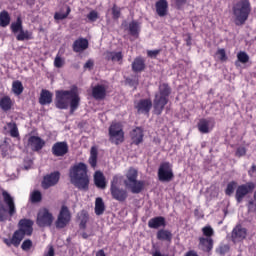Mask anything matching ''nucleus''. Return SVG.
<instances>
[{
  "label": "nucleus",
  "instance_id": "1",
  "mask_svg": "<svg viewBox=\"0 0 256 256\" xmlns=\"http://www.w3.org/2000/svg\"><path fill=\"white\" fill-rule=\"evenodd\" d=\"M55 95V107L57 109H69V105L70 113H75L79 109L81 97H79L76 86L70 90H56Z\"/></svg>",
  "mask_w": 256,
  "mask_h": 256
},
{
  "label": "nucleus",
  "instance_id": "2",
  "mask_svg": "<svg viewBox=\"0 0 256 256\" xmlns=\"http://www.w3.org/2000/svg\"><path fill=\"white\" fill-rule=\"evenodd\" d=\"M70 183L79 191H89V175L87 174V164L79 162L69 169Z\"/></svg>",
  "mask_w": 256,
  "mask_h": 256
},
{
  "label": "nucleus",
  "instance_id": "3",
  "mask_svg": "<svg viewBox=\"0 0 256 256\" xmlns=\"http://www.w3.org/2000/svg\"><path fill=\"white\" fill-rule=\"evenodd\" d=\"M33 225V220L26 218L21 219L18 223L19 229L13 233L12 239H4V243L8 247H11V245H14V247H19V245H21V241L25 239V235L28 237L33 235Z\"/></svg>",
  "mask_w": 256,
  "mask_h": 256
},
{
  "label": "nucleus",
  "instance_id": "4",
  "mask_svg": "<svg viewBox=\"0 0 256 256\" xmlns=\"http://www.w3.org/2000/svg\"><path fill=\"white\" fill-rule=\"evenodd\" d=\"M169 95H171V87L169 84L162 83L158 87V92L155 94L153 105L155 115H161L165 105L169 103Z\"/></svg>",
  "mask_w": 256,
  "mask_h": 256
},
{
  "label": "nucleus",
  "instance_id": "5",
  "mask_svg": "<svg viewBox=\"0 0 256 256\" xmlns=\"http://www.w3.org/2000/svg\"><path fill=\"white\" fill-rule=\"evenodd\" d=\"M2 199L5 204L0 201V221L3 223L8 219L11 220L9 217H13L17 213V207L15 206V198L7 190H2Z\"/></svg>",
  "mask_w": 256,
  "mask_h": 256
},
{
  "label": "nucleus",
  "instance_id": "6",
  "mask_svg": "<svg viewBox=\"0 0 256 256\" xmlns=\"http://www.w3.org/2000/svg\"><path fill=\"white\" fill-rule=\"evenodd\" d=\"M251 13V3L249 0H241L233 6V15L235 17V25H245V21L249 19Z\"/></svg>",
  "mask_w": 256,
  "mask_h": 256
},
{
  "label": "nucleus",
  "instance_id": "7",
  "mask_svg": "<svg viewBox=\"0 0 256 256\" xmlns=\"http://www.w3.org/2000/svg\"><path fill=\"white\" fill-rule=\"evenodd\" d=\"M139 173L136 169L130 168L126 174V180H124V185L127 189H130L131 193L137 195L145 189V181L137 180Z\"/></svg>",
  "mask_w": 256,
  "mask_h": 256
},
{
  "label": "nucleus",
  "instance_id": "8",
  "mask_svg": "<svg viewBox=\"0 0 256 256\" xmlns=\"http://www.w3.org/2000/svg\"><path fill=\"white\" fill-rule=\"evenodd\" d=\"M110 193L112 199L119 201V203H124V201H127V198L129 197L127 189L119 186V176H113L110 182Z\"/></svg>",
  "mask_w": 256,
  "mask_h": 256
},
{
  "label": "nucleus",
  "instance_id": "9",
  "mask_svg": "<svg viewBox=\"0 0 256 256\" xmlns=\"http://www.w3.org/2000/svg\"><path fill=\"white\" fill-rule=\"evenodd\" d=\"M175 174L173 173V165L169 162H163L158 168V179L162 183L173 181Z\"/></svg>",
  "mask_w": 256,
  "mask_h": 256
},
{
  "label": "nucleus",
  "instance_id": "10",
  "mask_svg": "<svg viewBox=\"0 0 256 256\" xmlns=\"http://www.w3.org/2000/svg\"><path fill=\"white\" fill-rule=\"evenodd\" d=\"M53 213L47 208H42L38 211L36 223L38 227H51L53 225Z\"/></svg>",
  "mask_w": 256,
  "mask_h": 256
},
{
  "label": "nucleus",
  "instance_id": "11",
  "mask_svg": "<svg viewBox=\"0 0 256 256\" xmlns=\"http://www.w3.org/2000/svg\"><path fill=\"white\" fill-rule=\"evenodd\" d=\"M255 191V183L247 182L245 184H241L236 188L235 199L237 203H243V199L249 195V193H253Z\"/></svg>",
  "mask_w": 256,
  "mask_h": 256
},
{
  "label": "nucleus",
  "instance_id": "12",
  "mask_svg": "<svg viewBox=\"0 0 256 256\" xmlns=\"http://www.w3.org/2000/svg\"><path fill=\"white\" fill-rule=\"evenodd\" d=\"M68 223H71V211H69V207L63 205L55 221V227L56 229H65Z\"/></svg>",
  "mask_w": 256,
  "mask_h": 256
},
{
  "label": "nucleus",
  "instance_id": "13",
  "mask_svg": "<svg viewBox=\"0 0 256 256\" xmlns=\"http://www.w3.org/2000/svg\"><path fill=\"white\" fill-rule=\"evenodd\" d=\"M109 135L111 143H114L115 145L123 143L125 138L123 128H121V124L119 123H114L109 127Z\"/></svg>",
  "mask_w": 256,
  "mask_h": 256
},
{
  "label": "nucleus",
  "instance_id": "14",
  "mask_svg": "<svg viewBox=\"0 0 256 256\" xmlns=\"http://www.w3.org/2000/svg\"><path fill=\"white\" fill-rule=\"evenodd\" d=\"M59 179H61V173L59 171L51 172L43 177L42 180V188L49 189L51 187H55L57 183H59Z\"/></svg>",
  "mask_w": 256,
  "mask_h": 256
},
{
  "label": "nucleus",
  "instance_id": "15",
  "mask_svg": "<svg viewBox=\"0 0 256 256\" xmlns=\"http://www.w3.org/2000/svg\"><path fill=\"white\" fill-rule=\"evenodd\" d=\"M69 153V144L67 142H56L52 146V154L54 157H65Z\"/></svg>",
  "mask_w": 256,
  "mask_h": 256
},
{
  "label": "nucleus",
  "instance_id": "16",
  "mask_svg": "<svg viewBox=\"0 0 256 256\" xmlns=\"http://www.w3.org/2000/svg\"><path fill=\"white\" fill-rule=\"evenodd\" d=\"M134 107L139 115H149V111L153 107V102L150 99H141Z\"/></svg>",
  "mask_w": 256,
  "mask_h": 256
},
{
  "label": "nucleus",
  "instance_id": "17",
  "mask_svg": "<svg viewBox=\"0 0 256 256\" xmlns=\"http://www.w3.org/2000/svg\"><path fill=\"white\" fill-rule=\"evenodd\" d=\"M27 145L32 151H41L45 147V140L39 136H30Z\"/></svg>",
  "mask_w": 256,
  "mask_h": 256
},
{
  "label": "nucleus",
  "instance_id": "18",
  "mask_svg": "<svg viewBox=\"0 0 256 256\" xmlns=\"http://www.w3.org/2000/svg\"><path fill=\"white\" fill-rule=\"evenodd\" d=\"M245 237H247V229L237 225L232 231V240L236 243V241H243Z\"/></svg>",
  "mask_w": 256,
  "mask_h": 256
},
{
  "label": "nucleus",
  "instance_id": "19",
  "mask_svg": "<svg viewBox=\"0 0 256 256\" xmlns=\"http://www.w3.org/2000/svg\"><path fill=\"white\" fill-rule=\"evenodd\" d=\"M89 48V41L85 38H79L74 41L72 49L74 53H83L86 49Z\"/></svg>",
  "mask_w": 256,
  "mask_h": 256
},
{
  "label": "nucleus",
  "instance_id": "20",
  "mask_svg": "<svg viewBox=\"0 0 256 256\" xmlns=\"http://www.w3.org/2000/svg\"><path fill=\"white\" fill-rule=\"evenodd\" d=\"M150 229H160V227H167V221L163 216H157L148 221Z\"/></svg>",
  "mask_w": 256,
  "mask_h": 256
},
{
  "label": "nucleus",
  "instance_id": "21",
  "mask_svg": "<svg viewBox=\"0 0 256 256\" xmlns=\"http://www.w3.org/2000/svg\"><path fill=\"white\" fill-rule=\"evenodd\" d=\"M40 105H51L53 103V93L49 90L42 89L39 98Z\"/></svg>",
  "mask_w": 256,
  "mask_h": 256
},
{
  "label": "nucleus",
  "instance_id": "22",
  "mask_svg": "<svg viewBox=\"0 0 256 256\" xmlns=\"http://www.w3.org/2000/svg\"><path fill=\"white\" fill-rule=\"evenodd\" d=\"M105 59L113 63H121L123 61V52L107 51L105 53Z\"/></svg>",
  "mask_w": 256,
  "mask_h": 256
},
{
  "label": "nucleus",
  "instance_id": "23",
  "mask_svg": "<svg viewBox=\"0 0 256 256\" xmlns=\"http://www.w3.org/2000/svg\"><path fill=\"white\" fill-rule=\"evenodd\" d=\"M199 245L202 251L205 253H211L213 251V239L212 238H199Z\"/></svg>",
  "mask_w": 256,
  "mask_h": 256
},
{
  "label": "nucleus",
  "instance_id": "24",
  "mask_svg": "<svg viewBox=\"0 0 256 256\" xmlns=\"http://www.w3.org/2000/svg\"><path fill=\"white\" fill-rule=\"evenodd\" d=\"M94 184L98 187V189H105L107 187V182L105 181V175H103V172H95Z\"/></svg>",
  "mask_w": 256,
  "mask_h": 256
},
{
  "label": "nucleus",
  "instance_id": "25",
  "mask_svg": "<svg viewBox=\"0 0 256 256\" xmlns=\"http://www.w3.org/2000/svg\"><path fill=\"white\" fill-rule=\"evenodd\" d=\"M169 7V4L167 3V0H159L156 2V12L159 17H165L167 15V9Z\"/></svg>",
  "mask_w": 256,
  "mask_h": 256
},
{
  "label": "nucleus",
  "instance_id": "26",
  "mask_svg": "<svg viewBox=\"0 0 256 256\" xmlns=\"http://www.w3.org/2000/svg\"><path fill=\"white\" fill-rule=\"evenodd\" d=\"M156 237L158 241H168L169 243H171L173 239V233H171V231L167 229H160L157 231Z\"/></svg>",
  "mask_w": 256,
  "mask_h": 256
},
{
  "label": "nucleus",
  "instance_id": "27",
  "mask_svg": "<svg viewBox=\"0 0 256 256\" xmlns=\"http://www.w3.org/2000/svg\"><path fill=\"white\" fill-rule=\"evenodd\" d=\"M77 218L80 221L79 228L85 231L89 221V213L86 210H82L77 214Z\"/></svg>",
  "mask_w": 256,
  "mask_h": 256
},
{
  "label": "nucleus",
  "instance_id": "28",
  "mask_svg": "<svg viewBox=\"0 0 256 256\" xmlns=\"http://www.w3.org/2000/svg\"><path fill=\"white\" fill-rule=\"evenodd\" d=\"M145 70V60L141 57H137L132 62V71L134 73H141V71Z\"/></svg>",
  "mask_w": 256,
  "mask_h": 256
},
{
  "label": "nucleus",
  "instance_id": "29",
  "mask_svg": "<svg viewBox=\"0 0 256 256\" xmlns=\"http://www.w3.org/2000/svg\"><path fill=\"white\" fill-rule=\"evenodd\" d=\"M106 93L107 90L103 85H97L92 89V96L94 97V99H105Z\"/></svg>",
  "mask_w": 256,
  "mask_h": 256
},
{
  "label": "nucleus",
  "instance_id": "30",
  "mask_svg": "<svg viewBox=\"0 0 256 256\" xmlns=\"http://www.w3.org/2000/svg\"><path fill=\"white\" fill-rule=\"evenodd\" d=\"M128 31L132 37H139V33L141 31V24L135 20L129 23Z\"/></svg>",
  "mask_w": 256,
  "mask_h": 256
},
{
  "label": "nucleus",
  "instance_id": "31",
  "mask_svg": "<svg viewBox=\"0 0 256 256\" xmlns=\"http://www.w3.org/2000/svg\"><path fill=\"white\" fill-rule=\"evenodd\" d=\"M0 108L4 112L11 111V109L13 108V100H11V97L9 96L2 97L0 99Z\"/></svg>",
  "mask_w": 256,
  "mask_h": 256
},
{
  "label": "nucleus",
  "instance_id": "32",
  "mask_svg": "<svg viewBox=\"0 0 256 256\" xmlns=\"http://www.w3.org/2000/svg\"><path fill=\"white\" fill-rule=\"evenodd\" d=\"M209 125H211V120H208L205 118L200 119V121L198 123V130L200 131V133H203V134L210 133V131L213 128L209 127Z\"/></svg>",
  "mask_w": 256,
  "mask_h": 256
},
{
  "label": "nucleus",
  "instance_id": "33",
  "mask_svg": "<svg viewBox=\"0 0 256 256\" xmlns=\"http://www.w3.org/2000/svg\"><path fill=\"white\" fill-rule=\"evenodd\" d=\"M131 137L135 143V145H139V143L143 142V129L137 127L131 132Z\"/></svg>",
  "mask_w": 256,
  "mask_h": 256
},
{
  "label": "nucleus",
  "instance_id": "34",
  "mask_svg": "<svg viewBox=\"0 0 256 256\" xmlns=\"http://www.w3.org/2000/svg\"><path fill=\"white\" fill-rule=\"evenodd\" d=\"M94 211L98 216H101L105 213V202L103 201V198H96Z\"/></svg>",
  "mask_w": 256,
  "mask_h": 256
},
{
  "label": "nucleus",
  "instance_id": "35",
  "mask_svg": "<svg viewBox=\"0 0 256 256\" xmlns=\"http://www.w3.org/2000/svg\"><path fill=\"white\" fill-rule=\"evenodd\" d=\"M17 41H31L33 39V33L29 30L22 29L16 36Z\"/></svg>",
  "mask_w": 256,
  "mask_h": 256
},
{
  "label": "nucleus",
  "instance_id": "36",
  "mask_svg": "<svg viewBox=\"0 0 256 256\" xmlns=\"http://www.w3.org/2000/svg\"><path fill=\"white\" fill-rule=\"evenodd\" d=\"M11 23V16L9 12L3 10L0 12V27H7Z\"/></svg>",
  "mask_w": 256,
  "mask_h": 256
},
{
  "label": "nucleus",
  "instance_id": "37",
  "mask_svg": "<svg viewBox=\"0 0 256 256\" xmlns=\"http://www.w3.org/2000/svg\"><path fill=\"white\" fill-rule=\"evenodd\" d=\"M10 29L12 33L17 34L20 33L23 29V20H21V17H18L16 22H12Z\"/></svg>",
  "mask_w": 256,
  "mask_h": 256
},
{
  "label": "nucleus",
  "instance_id": "38",
  "mask_svg": "<svg viewBox=\"0 0 256 256\" xmlns=\"http://www.w3.org/2000/svg\"><path fill=\"white\" fill-rule=\"evenodd\" d=\"M97 149L95 147H92L90 150V157H89V164L91 165V167H93V169H95V167H97Z\"/></svg>",
  "mask_w": 256,
  "mask_h": 256
},
{
  "label": "nucleus",
  "instance_id": "39",
  "mask_svg": "<svg viewBox=\"0 0 256 256\" xmlns=\"http://www.w3.org/2000/svg\"><path fill=\"white\" fill-rule=\"evenodd\" d=\"M23 83L19 80H16L12 83V91L15 95H21L23 93Z\"/></svg>",
  "mask_w": 256,
  "mask_h": 256
},
{
  "label": "nucleus",
  "instance_id": "40",
  "mask_svg": "<svg viewBox=\"0 0 256 256\" xmlns=\"http://www.w3.org/2000/svg\"><path fill=\"white\" fill-rule=\"evenodd\" d=\"M235 189H237V182L236 181L229 182L225 189V195H227L228 197H231V195L235 193Z\"/></svg>",
  "mask_w": 256,
  "mask_h": 256
},
{
  "label": "nucleus",
  "instance_id": "41",
  "mask_svg": "<svg viewBox=\"0 0 256 256\" xmlns=\"http://www.w3.org/2000/svg\"><path fill=\"white\" fill-rule=\"evenodd\" d=\"M69 13H71V8L67 7L66 13L57 12L54 15V19H56L57 21H63V19H67V17H69Z\"/></svg>",
  "mask_w": 256,
  "mask_h": 256
},
{
  "label": "nucleus",
  "instance_id": "42",
  "mask_svg": "<svg viewBox=\"0 0 256 256\" xmlns=\"http://www.w3.org/2000/svg\"><path fill=\"white\" fill-rule=\"evenodd\" d=\"M7 125L10 129L11 137H19V129L17 128V124L15 122H9Z\"/></svg>",
  "mask_w": 256,
  "mask_h": 256
},
{
  "label": "nucleus",
  "instance_id": "43",
  "mask_svg": "<svg viewBox=\"0 0 256 256\" xmlns=\"http://www.w3.org/2000/svg\"><path fill=\"white\" fill-rule=\"evenodd\" d=\"M41 199H43V196L41 195V192L38 190H35L30 195L31 203H40Z\"/></svg>",
  "mask_w": 256,
  "mask_h": 256
},
{
  "label": "nucleus",
  "instance_id": "44",
  "mask_svg": "<svg viewBox=\"0 0 256 256\" xmlns=\"http://www.w3.org/2000/svg\"><path fill=\"white\" fill-rule=\"evenodd\" d=\"M229 251H230L229 244H220L218 248H216V253H218V255H227Z\"/></svg>",
  "mask_w": 256,
  "mask_h": 256
},
{
  "label": "nucleus",
  "instance_id": "45",
  "mask_svg": "<svg viewBox=\"0 0 256 256\" xmlns=\"http://www.w3.org/2000/svg\"><path fill=\"white\" fill-rule=\"evenodd\" d=\"M237 59L239 61V63H249V55L246 52L240 51L237 54Z\"/></svg>",
  "mask_w": 256,
  "mask_h": 256
},
{
  "label": "nucleus",
  "instance_id": "46",
  "mask_svg": "<svg viewBox=\"0 0 256 256\" xmlns=\"http://www.w3.org/2000/svg\"><path fill=\"white\" fill-rule=\"evenodd\" d=\"M126 83L130 85V87H134V89H137V86L139 85V78H137V76H134L132 78H126Z\"/></svg>",
  "mask_w": 256,
  "mask_h": 256
},
{
  "label": "nucleus",
  "instance_id": "47",
  "mask_svg": "<svg viewBox=\"0 0 256 256\" xmlns=\"http://www.w3.org/2000/svg\"><path fill=\"white\" fill-rule=\"evenodd\" d=\"M203 235L207 238L213 237L215 231H213V228L211 226H205L202 228Z\"/></svg>",
  "mask_w": 256,
  "mask_h": 256
},
{
  "label": "nucleus",
  "instance_id": "48",
  "mask_svg": "<svg viewBox=\"0 0 256 256\" xmlns=\"http://www.w3.org/2000/svg\"><path fill=\"white\" fill-rule=\"evenodd\" d=\"M247 155V148L245 146H240L236 149L235 156L236 157H245Z\"/></svg>",
  "mask_w": 256,
  "mask_h": 256
},
{
  "label": "nucleus",
  "instance_id": "49",
  "mask_svg": "<svg viewBox=\"0 0 256 256\" xmlns=\"http://www.w3.org/2000/svg\"><path fill=\"white\" fill-rule=\"evenodd\" d=\"M31 247H33V241H31V239L24 240L21 245V249L23 251H29V249H31Z\"/></svg>",
  "mask_w": 256,
  "mask_h": 256
},
{
  "label": "nucleus",
  "instance_id": "50",
  "mask_svg": "<svg viewBox=\"0 0 256 256\" xmlns=\"http://www.w3.org/2000/svg\"><path fill=\"white\" fill-rule=\"evenodd\" d=\"M87 19H89L92 23H95V21L99 19V13H97L95 10H92L87 15Z\"/></svg>",
  "mask_w": 256,
  "mask_h": 256
},
{
  "label": "nucleus",
  "instance_id": "51",
  "mask_svg": "<svg viewBox=\"0 0 256 256\" xmlns=\"http://www.w3.org/2000/svg\"><path fill=\"white\" fill-rule=\"evenodd\" d=\"M216 55L218 56L220 61H227V53L225 52V49H218Z\"/></svg>",
  "mask_w": 256,
  "mask_h": 256
},
{
  "label": "nucleus",
  "instance_id": "52",
  "mask_svg": "<svg viewBox=\"0 0 256 256\" xmlns=\"http://www.w3.org/2000/svg\"><path fill=\"white\" fill-rule=\"evenodd\" d=\"M112 15H113V19H119L121 17V9H119L117 5H114L112 7Z\"/></svg>",
  "mask_w": 256,
  "mask_h": 256
},
{
  "label": "nucleus",
  "instance_id": "53",
  "mask_svg": "<svg viewBox=\"0 0 256 256\" xmlns=\"http://www.w3.org/2000/svg\"><path fill=\"white\" fill-rule=\"evenodd\" d=\"M64 61L60 56H56L54 60V67H57V69H61L63 67Z\"/></svg>",
  "mask_w": 256,
  "mask_h": 256
},
{
  "label": "nucleus",
  "instance_id": "54",
  "mask_svg": "<svg viewBox=\"0 0 256 256\" xmlns=\"http://www.w3.org/2000/svg\"><path fill=\"white\" fill-rule=\"evenodd\" d=\"M160 52H161L160 50H148L147 55L148 57L155 59V57H157V55H159Z\"/></svg>",
  "mask_w": 256,
  "mask_h": 256
},
{
  "label": "nucleus",
  "instance_id": "55",
  "mask_svg": "<svg viewBox=\"0 0 256 256\" xmlns=\"http://www.w3.org/2000/svg\"><path fill=\"white\" fill-rule=\"evenodd\" d=\"M95 235V232L93 230H89L88 232H82L81 237L83 239H87L88 237H93Z\"/></svg>",
  "mask_w": 256,
  "mask_h": 256
},
{
  "label": "nucleus",
  "instance_id": "56",
  "mask_svg": "<svg viewBox=\"0 0 256 256\" xmlns=\"http://www.w3.org/2000/svg\"><path fill=\"white\" fill-rule=\"evenodd\" d=\"M93 65H95V62L90 59L84 64V69H93Z\"/></svg>",
  "mask_w": 256,
  "mask_h": 256
},
{
  "label": "nucleus",
  "instance_id": "57",
  "mask_svg": "<svg viewBox=\"0 0 256 256\" xmlns=\"http://www.w3.org/2000/svg\"><path fill=\"white\" fill-rule=\"evenodd\" d=\"M44 256H55V249L53 248V246L49 247L48 252L45 253Z\"/></svg>",
  "mask_w": 256,
  "mask_h": 256
},
{
  "label": "nucleus",
  "instance_id": "58",
  "mask_svg": "<svg viewBox=\"0 0 256 256\" xmlns=\"http://www.w3.org/2000/svg\"><path fill=\"white\" fill-rule=\"evenodd\" d=\"M256 173V165H252L251 169L248 171V175L250 177H253V175Z\"/></svg>",
  "mask_w": 256,
  "mask_h": 256
},
{
  "label": "nucleus",
  "instance_id": "59",
  "mask_svg": "<svg viewBox=\"0 0 256 256\" xmlns=\"http://www.w3.org/2000/svg\"><path fill=\"white\" fill-rule=\"evenodd\" d=\"M187 3V0H176L177 7H183Z\"/></svg>",
  "mask_w": 256,
  "mask_h": 256
},
{
  "label": "nucleus",
  "instance_id": "60",
  "mask_svg": "<svg viewBox=\"0 0 256 256\" xmlns=\"http://www.w3.org/2000/svg\"><path fill=\"white\" fill-rule=\"evenodd\" d=\"M185 256H199L195 250L188 251Z\"/></svg>",
  "mask_w": 256,
  "mask_h": 256
},
{
  "label": "nucleus",
  "instance_id": "61",
  "mask_svg": "<svg viewBox=\"0 0 256 256\" xmlns=\"http://www.w3.org/2000/svg\"><path fill=\"white\" fill-rule=\"evenodd\" d=\"M152 256H165V255L161 254V251L156 250V251L152 254Z\"/></svg>",
  "mask_w": 256,
  "mask_h": 256
},
{
  "label": "nucleus",
  "instance_id": "62",
  "mask_svg": "<svg viewBox=\"0 0 256 256\" xmlns=\"http://www.w3.org/2000/svg\"><path fill=\"white\" fill-rule=\"evenodd\" d=\"M27 5L33 6L35 5V0H26Z\"/></svg>",
  "mask_w": 256,
  "mask_h": 256
},
{
  "label": "nucleus",
  "instance_id": "63",
  "mask_svg": "<svg viewBox=\"0 0 256 256\" xmlns=\"http://www.w3.org/2000/svg\"><path fill=\"white\" fill-rule=\"evenodd\" d=\"M187 45H191V37H188Z\"/></svg>",
  "mask_w": 256,
  "mask_h": 256
}]
</instances>
